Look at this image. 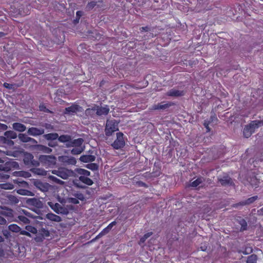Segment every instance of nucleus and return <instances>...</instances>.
<instances>
[{"mask_svg":"<svg viewBox=\"0 0 263 263\" xmlns=\"http://www.w3.org/2000/svg\"><path fill=\"white\" fill-rule=\"evenodd\" d=\"M263 125V120L260 121H253L243 129V135L246 138H248L253 133L256 128Z\"/></svg>","mask_w":263,"mask_h":263,"instance_id":"obj_1","label":"nucleus"},{"mask_svg":"<svg viewBox=\"0 0 263 263\" xmlns=\"http://www.w3.org/2000/svg\"><path fill=\"white\" fill-rule=\"evenodd\" d=\"M109 111V108L108 106H97L92 108H88L86 110V114L89 115L93 112H96L98 116H102L107 115Z\"/></svg>","mask_w":263,"mask_h":263,"instance_id":"obj_2","label":"nucleus"},{"mask_svg":"<svg viewBox=\"0 0 263 263\" xmlns=\"http://www.w3.org/2000/svg\"><path fill=\"white\" fill-rule=\"evenodd\" d=\"M118 130V122L115 120H108L106 122L105 127V134L107 136H110L115 131Z\"/></svg>","mask_w":263,"mask_h":263,"instance_id":"obj_3","label":"nucleus"},{"mask_svg":"<svg viewBox=\"0 0 263 263\" xmlns=\"http://www.w3.org/2000/svg\"><path fill=\"white\" fill-rule=\"evenodd\" d=\"M39 159L40 162L45 166H51L56 163L55 157L51 155H41Z\"/></svg>","mask_w":263,"mask_h":263,"instance_id":"obj_4","label":"nucleus"},{"mask_svg":"<svg viewBox=\"0 0 263 263\" xmlns=\"http://www.w3.org/2000/svg\"><path fill=\"white\" fill-rule=\"evenodd\" d=\"M122 133H117V138L112 143L111 146L116 149L122 148L125 144V141Z\"/></svg>","mask_w":263,"mask_h":263,"instance_id":"obj_5","label":"nucleus"},{"mask_svg":"<svg viewBox=\"0 0 263 263\" xmlns=\"http://www.w3.org/2000/svg\"><path fill=\"white\" fill-rule=\"evenodd\" d=\"M0 214L3 215L8 219H10V221H16L18 222L17 220H13L14 217L13 211L12 209L9 208L5 206H0Z\"/></svg>","mask_w":263,"mask_h":263,"instance_id":"obj_6","label":"nucleus"},{"mask_svg":"<svg viewBox=\"0 0 263 263\" xmlns=\"http://www.w3.org/2000/svg\"><path fill=\"white\" fill-rule=\"evenodd\" d=\"M51 173L63 179H66L71 175L72 172L64 168H61L57 170H52Z\"/></svg>","mask_w":263,"mask_h":263,"instance_id":"obj_7","label":"nucleus"},{"mask_svg":"<svg viewBox=\"0 0 263 263\" xmlns=\"http://www.w3.org/2000/svg\"><path fill=\"white\" fill-rule=\"evenodd\" d=\"M26 202L28 205L33 206L38 209L42 208L43 206L42 201L39 199L35 198H29Z\"/></svg>","mask_w":263,"mask_h":263,"instance_id":"obj_8","label":"nucleus"},{"mask_svg":"<svg viewBox=\"0 0 263 263\" xmlns=\"http://www.w3.org/2000/svg\"><path fill=\"white\" fill-rule=\"evenodd\" d=\"M44 132L45 131L43 128H38L32 127L28 129L27 133L30 136L36 137L43 135L44 133Z\"/></svg>","mask_w":263,"mask_h":263,"instance_id":"obj_9","label":"nucleus"},{"mask_svg":"<svg viewBox=\"0 0 263 263\" xmlns=\"http://www.w3.org/2000/svg\"><path fill=\"white\" fill-rule=\"evenodd\" d=\"M48 204L57 213H64V210L59 203L48 202Z\"/></svg>","mask_w":263,"mask_h":263,"instance_id":"obj_10","label":"nucleus"},{"mask_svg":"<svg viewBox=\"0 0 263 263\" xmlns=\"http://www.w3.org/2000/svg\"><path fill=\"white\" fill-rule=\"evenodd\" d=\"M84 140L82 138H78L73 140H70L66 145L67 147H82V145Z\"/></svg>","mask_w":263,"mask_h":263,"instance_id":"obj_11","label":"nucleus"},{"mask_svg":"<svg viewBox=\"0 0 263 263\" xmlns=\"http://www.w3.org/2000/svg\"><path fill=\"white\" fill-rule=\"evenodd\" d=\"M81 107L77 105H72L71 106L65 108L64 113L65 114H72L80 111Z\"/></svg>","mask_w":263,"mask_h":263,"instance_id":"obj_12","label":"nucleus"},{"mask_svg":"<svg viewBox=\"0 0 263 263\" xmlns=\"http://www.w3.org/2000/svg\"><path fill=\"white\" fill-rule=\"evenodd\" d=\"M34 185L43 192H45L48 189V184L47 183H44L39 180L34 181Z\"/></svg>","mask_w":263,"mask_h":263,"instance_id":"obj_13","label":"nucleus"},{"mask_svg":"<svg viewBox=\"0 0 263 263\" xmlns=\"http://www.w3.org/2000/svg\"><path fill=\"white\" fill-rule=\"evenodd\" d=\"M60 161L69 164H75L76 163V159L73 157H68L67 156H62L59 158Z\"/></svg>","mask_w":263,"mask_h":263,"instance_id":"obj_14","label":"nucleus"},{"mask_svg":"<svg viewBox=\"0 0 263 263\" xmlns=\"http://www.w3.org/2000/svg\"><path fill=\"white\" fill-rule=\"evenodd\" d=\"M12 128L14 130L19 132H24L26 129V127L25 125L18 122L14 123L12 124Z\"/></svg>","mask_w":263,"mask_h":263,"instance_id":"obj_15","label":"nucleus"},{"mask_svg":"<svg viewBox=\"0 0 263 263\" xmlns=\"http://www.w3.org/2000/svg\"><path fill=\"white\" fill-rule=\"evenodd\" d=\"M96 157L95 156L88 155H83L80 157V160L81 161L83 162H92L95 160Z\"/></svg>","mask_w":263,"mask_h":263,"instance_id":"obj_16","label":"nucleus"},{"mask_svg":"<svg viewBox=\"0 0 263 263\" xmlns=\"http://www.w3.org/2000/svg\"><path fill=\"white\" fill-rule=\"evenodd\" d=\"M219 181L222 185L232 184V179L228 176H224L222 177L219 178Z\"/></svg>","mask_w":263,"mask_h":263,"instance_id":"obj_17","label":"nucleus"},{"mask_svg":"<svg viewBox=\"0 0 263 263\" xmlns=\"http://www.w3.org/2000/svg\"><path fill=\"white\" fill-rule=\"evenodd\" d=\"M46 218L55 222H60L62 220L61 218L59 216L53 213H48L46 215Z\"/></svg>","mask_w":263,"mask_h":263,"instance_id":"obj_18","label":"nucleus"},{"mask_svg":"<svg viewBox=\"0 0 263 263\" xmlns=\"http://www.w3.org/2000/svg\"><path fill=\"white\" fill-rule=\"evenodd\" d=\"M167 95L169 96L179 97L183 96L184 92L175 89H172L167 92Z\"/></svg>","mask_w":263,"mask_h":263,"instance_id":"obj_19","label":"nucleus"},{"mask_svg":"<svg viewBox=\"0 0 263 263\" xmlns=\"http://www.w3.org/2000/svg\"><path fill=\"white\" fill-rule=\"evenodd\" d=\"M18 166V164L16 162H13L11 164H6L5 165H0V171H4L5 172H8L10 170V167Z\"/></svg>","mask_w":263,"mask_h":263,"instance_id":"obj_20","label":"nucleus"},{"mask_svg":"<svg viewBox=\"0 0 263 263\" xmlns=\"http://www.w3.org/2000/svg\"><path fill=\"white\" fill-rule=\"evenodd\" d=\"M30 171L33 173L38 175L46 176L47 175V172L43 168H33L30 169Z\"/></svg>","mask_w":263,"mask_h":263,"instance_id":"obj_21","label":"nucleus"},{"mask_svg":"<svg viewBox=\"0 0 263 263\" xmlns=\"http://www.w3.org/2000/svg\"><path fill=\"white\" fill-rule=\"evenodd\" d=\"M0 142L9 147L14 145V142L11 139L3 136L0 137Z\"/></svg>","mask_w":263,"mask_h":263,"instance_id":"obj_22","label":"nucleus"},{"mask_svg":"<svg viewBox=\"0 0 263 263\" xmlns=\"http://www.w3.org/2000/svg\"><path fill=\"white\" fill-rule=\"evenodd\" d=\"M203 180V178H198L196 180L192 181L190 184V186L194 187L202 186Z\"/></svg>","mask_w":263,"mask_h":263,"instance_id":"obj_23","label":"nucleus"},{"mask_svg":"<svg viewBox=\"0 0 263 263\" xmlns=\"http://www.w3.org/2000/svg\"><path fill=\"white\" fill-rule=\"evenodd\" d=\"M170 106V105L167 103L163 104L162 103L155 104L152 106V109L153 110H161L165 109Z\"/></svg>","mask_w":263,"mask_h":263,"instance_id":"obj_24","label":"nucleus"},{"mask_svg":"<svg viewBox=\"0 0 263 263\" xmlns=\"http://www.w3.org/2000/svg\"><path fill=\"white\" fill-rule=\"evenodd\" d=\"M13 175L15 176H20V177H23L24 178H29L31 177V174L29 173L28 172H25V171H16L14 172L13 173Z\"/></svg>","mask_w":263,"mask_h":263,"instance_id":"obj_25","label":"nucleus"},{"mask_svg":"<svg viewBox=\"0 0 263 263\" xmlns=\"http://www.w3.org/2000/svg\"><path fill=\"white\" fill-rule=\"evenodd\" d=\"M79 180L88 185H91L93 184V181L91 179L88 178V176H80Z\"/></svg>","mask_w":263,"mask_h":263,"instance_id":"obj_26","label":"nucleus"},{"mask_svg":"<svg viewBox=\"0 0 263 263\" xmlns=\"http://www.w3.org/2000/svg\"><path fill=\"white\" fill-rule=\"evenodd\" d=\"M33 159V156L30 153H26L24 155V162L26 165H30V162Z\"/></svg>","mask_w":263,"mask_h":263,"instance_id":"obj_27","label":"nucleus"},{"mask_svg":"<svg viewBox=\"0 0 263 263\" xmlns=\"http://www.w3.org/2000/svg\"><path fill=\"white\" fill-rule=\"evenodd\" d=\"M10 139H14L17 137L16 134L12 130H8L4 133V136Z\"/></svg>","mask_w":263,"mask_h":263,"instance_id":"obj_28","label":"nucleus"},{"mask_svg":"<svg viewBox=\"0 0 263 263\" xmlns=\"http://www.w3.org/2000/svg\"><path fill=\"white\" fill-rule=\"evenodd\" d=\"M44 137L47 140H55L59 137L57 133H50L44 135Z\"/></svg>","mask_w":263,"mask_h":263,"instance_id":"obj_29","label":"nucleus"},{"mask_svg":"<svg viewBox=\"0 0 263 263\" xmlns=\"http://www.w3.org/2000/svg\"><path fill=\"white\" fill-rule=\"evenodd\" d=\"M7 197L8 199L9 202L11 204H16L19 202L18 199L12 195H9Z\"/></svg>","mask_w":263,"mask_h":263,"instance_id":"obj_30","label":"nucleus"},{"mask_svg":"<svg viewBox=\"0 0 263 263\" xmlns=\"http://www.w3.org/2000/svg\"><path fill=\"white\" fill-rule=\"evenodd\" d=\"M16 193L21 195L33 196V194L30 191L25 189H19L16 191Z\"/></svg>","mask_w":263,"mask_h":263,"instance_id":"obj_31","label":"nucleus"},{"mask_svg":"<svg viewBox=\"0 0 263 263\" xmlns=\"http://www.w3.org/2000/svg\"><path fill=\"white\" fill-rule=\"evenodd\" d=\"M8 229L14 233H18L21 231V228L16 224H11L9 226Z\"/></svg>","mask_w":263,"mask_h":263,"instance_id":"obj_32","label":"nucleus"},{"mask_svg":"<svg viewBox=\"0 0 263 263\" xmlns=\"http://www.w3.org/2000/svg\"><path fill=\"white\" fill-rule=\"evenodd\" d=\"M58 138L59 141L63 143H69L70 141L71 140V137L69 135H62L58 137Z\"/></svg>","mask_w":263,"mask_h":263,"instance_id":"obj_33","label":"nucleus"},{"mask_svg":"<svg viewBox=\"0 0 263 263\" xmlns=\"http://www.w3.org/2000/svg\"><path fill=\"white\" fill-rule=\"evenodd\" d=\"M14 187V185L10 183H6L0 184V188L4 190H12Z\"/></svg>","mask_w":263,"mask_h":263,"instance_id":"obj_34","label":"nucleus"},{"mask_svg":"<svg viewBox=\"0 0 263 263\" xmlns=\"http://www.w3.org/2000/svg\"><path fill=\"white\" fill-rule=\"evenodd\" d=\"M19 139L23 142H29L30 138L24 134H20L18 136Z\"/></svg>","mask_w":263,"mask_h":263,"instance_id":"obj_35","label":"nucleus"},{"mask_svg":"<svg viewBox=\"0 0 263 263\" xmlns=\"http://www.w3.org/2000/svg\"><path fill=\"white\" fill-rule=\"evenodd\" d=\"M84 151L83 147H74L71 151V153L73 155H79Z\"/></svg>","mask_w":263,"mask_h":263,"instance_id":"obj_36","label":"nucleus"},{"mask_svg":"<svg viewBox=\"0 0 263 263\" xmlns=\"http://www.w3.org/2000/svg\"><path fill=\"white\" fill-rule=\"evenodd\" d=\"M77 173L81 175V176H89L90 174V173L88 171L83 168L78 169Z\"/></svg>","mask_w":263,"mask_h":263,"instance_id":"obj_37","label":"nucleus"},{"mask_svg":"<svg viewBox=\"0 0 263 263\" xmlns=\"http://www.w3.org/2000/svg\"><path fill=\"white\" fill-rule=\"evenodd\" d=\"M48 178L50 180L52 181L53 182L58 183L59 184H64V181L57 178V177H55L53 176L49 175Z\"/></svg>","mask_w":263,"mask_h":263,"instance_id":"obj_38","label":"nucleus"},{"mask_svg":"<svg viewBox=\"0 0 263 263\" xmlns=\"http://www.w3.org/2000/svg\"><path fill=\"white\" fill-rule=\"evenodd\" d=\"M18 220L24 224H28L30 223V220L23 215H18L17 216Z\"/></svg>","mask_w":263,"mask_h":263,"instance_id":"obj_39","label":"nucleus"},{"mask_svg":"<svg viewBox=\"0 0 263 263\" xmlns=\"http://www.w3.org/2000/svg\"><path fill=\"white\" fill-rule=\"evenodd\" d=\"M37 147H39L40 150L42 151L45 153L49 154L52 152V149L51 148L45 146L38 145Z\"/></svg>","mask_w":263,"mask_h":263,"instance_id":"obj_40","label":"nucleus"},{"mask_svg":"<svg viewBox=\"0 0 263 263\" xmlns=\"http://www.w3.org/2000/svg\"><path fill=\"white\" fill-rule=\"evenodd\" d=\"M40 234L43 238L48 237L50 235L49 231L44 228L41 229L40 231Z\"/></svg>","mask_w":263,"mask_h":263,"instance_id":"obj_41","label":"nucleus"},{"mask_svg":"<svg viewBox=\"0 0 263 263\" xmlns=\"http://www.w3.org/2000/svg\"><path fill=\"white\" fill-rule=\"evenodd\" d=\"M257 259V256L256 255H251L250 256L247 260V263H256Z\"/></svg>","mask_w":263,"mask_h":263,"instance_id":"obj_42","label":"nucleus"},{"mask_svg":"<svg viewBox=\"0 0 263 263\" xmlns=\"http://www.w3.org/2000/svg\"><path fill=\"white\" fill-rule=\"evenodd\" d=\"M25 229L28 231V232H30L33 234H36L37 232V229L31 226H27L25 227Z\"/></svg>","mask_w":263,"mask_h":263,"instance_id":"obj_43","label":"nucleus"},{"mask_svg":"<svg viewBox=\"0 0 263 263\" xmlns=\"http://www.w3.org/2000/svg\"><path fill=\"white\" fill-rule=\"evenodd\" d=\"M86 167L91 170L95 171L98 170V166L96 163H91L87 164Z\"/></svg>","mask_w":263,"mask_h":263,"instance_id":"obj_44","label":"nucleus"},{"mask_svg":"<svg viewBox=\"0 0 263 263\" xmlns=\"http://www.w3.org/2000/svg\"><path fill=\"white\" fill-rule=\"evenodd\" d=\"M257 198V196H253V197H252L251 198H249V199H248L246 202H245V204H250L251 203H253L254 201H255Z\"/></svg>","mask_w":263,"mask_h":263,"instance_id":"obj_45","label":"nucleus"},{"mask_svg":"<svg viewBox=\"0 0 263 263\" xmlns=\"http://www.w3.org/2000/svg\"><path fill=\"white\" fill-rule=\"evenodd\" d=\"M240 224L241 226V230H245L247 229V222L245 220L242 219L240 221Z\"/></svg>","mask_w":263,"mask_h":263,"instance_id":"obj_46","label":"nucleus"},{"mask_svg":"<svg viewBox=\"0 0 263 263\" xmlns=\"http://www.w3.org/2000/svg\"><path fill=\"white\" fill-rule=\"evenodd\" d=\"M20 212L21 213L24 214V215H25L26 216H27L29 217H32V214L25 210L22 209L20 210Z\"/></svg>","mask_w":263,"mask_h":263,"instance_id":"obj_47","label":"nucleus"},{"mask_svg":"<svg viewBox=\"0 0 263 263\" xmlns=\"http://www.w3.org/2000/svg\"><path fill=\"white\" fill-rule=\"evenodd\" d=\"M96 5V2L94 1H92L89 3L87 5V8L89 9H92Z\"/></svg>","mask_w":263,"mask_h":263,"instance_id":"obj_48","label":"nucleus"},{"mask_svg":"<svg viewBox=\"0 0 263 263\" xmlns=\"http://www.w3.org/2000/svg\"><path fill=\"white\" fill-rule=\"evenodd\" d=\"M7 224V220L0 216V225H6Z\"/></svg>","mask_w":263,"mask_h":263,"instance_id":"obj_49","label":"nucleus"},{"mask_svg":"<svg viewBox=\"0 0 263 263\" xmlns=\"http://www.w3.org/2000/svg\"><path fill=\"white\" fill-rule=\"evenodd\" d=\"M20 232V234H22V235H26V236H27L28 237H31V235L30 234V233L29 232H28V231H25V230H21V231Z\"/></svg>","mask_w":263,"mask_h":263,"instance_id":"obj_50","label":"nucleus"},{"mask_svg":"<svg viewBox=\"0 0 263 263\" xmlns=\"http://www.w3.org/2000/svg\"><path fill=\"white\" fill-rule=\"evenodd\" d=\"M110 230H109V229H107V227L106 228H105V229H104L103 230V231L99 234L98 236L103 235H104L105 234H107V233L109 232V231Z\"/></svg>","mask_w":263,"mask_h":263,"instance_id":"obj_51","label":"nucleus"},{"mask_svg":"<svg viewBox=\"0 0 263 263\" xmlns=\"http://www.w3.org/2000/svg\"><path fill=\"white\" fill-rule=\"evenodd\" d=\"M30 164L31 165H33V166H37L39 165L40 163L37 161L34 160L33 159H32L31 161L30 162Z\"/></svg>","mask_w":263,"mask_h":263,"instance_id":"obj_52","label":"nucleus"},{"mask_svg":"<svg viewBox=\"0 0 263 263\" xmlns=\"http://www.w3.org/2000/svg\"><path fill=\"white\" fill-rule=\"evenodd\" d=\"M7 128V125L3 123H0V129L3 130H6Z\"/></svg>","mask_w":263,"mask_h":263,"instance_id":"obj_53","label":"nucleus"},{"mask_svg":"<svg viewBox=\"0 0 263 263\" xmlns=\"http://www.w3.org/2000/svg\"><path fill=\"white\" fill-rule=\"evenodd\" d=\"M9 177L8 175L4 174L3 173H0V179H8Z\"/></svg>","mask_w":263,"mask_h":263,"instance_id":"obj_54","label":"nucleus"},{"mask_svg":"<svg viewBox=\"0 0 263 263\" xmlns=\"http://www.w3.org/2000/svg\"><path fill=\"white\" fill-rule=\"evenodd\" d=\"M116 224V222L115 221H113L111 222L108 226L107 229H109V230H111L113 226H114Z\"/></svg>","mask_w":263,"mask_h":263,"instance_id":"obj_55","label":"nucleus"},{"mask_svg":"<svg viewBox=\"0 0 263 263\" xmlns=\"http://www.w3.org/2000/svg\"><path fill=\"white\" fill-rule=\"evenodd\" d=\"M4 86L6 88H8V89H11L12 88V85L9 84V83H4Z\"/></svg>","mask_w":263,"mask_h":263,"instance_id":"obj_56","label":"nucleus"},{"mask_svg":"<svg viewBox=\"0 0 263 263\" xmlns=\"http://www.w3.org/2000/svg\"><path fill=\"white\" fill-rule=\"evenodd\" d=\"M77 16L78 17V20H79L80 17L82 15L83 12L81 11H78L76 13Z\"/></svg>","mask_w":263,"mask_h":263,"instance_id":"obj_57","label":"nucleus"},{"mask_svg":"<svg viewBox=\"0 0 263 263\" xmlns=\"http://www.w3.org/2000/svg\"><path fill=\"white\" fill-rule=\"evenodd\" d=\"M146 239L144 236L142 237L140 240L139 244L141 245L142 243H144Z\"/></svg>","mask_w":263,"mask_h":263,"instance_id":"obj_58","label":"nucleus"},{"mask_svg":"<svg viewBox=\"0 0 263 263\" xmlns=\"http://www.w3.org/2000/svg\"><path fill=\"white\" fill-rule=\"evenodd\" d=\"M29 142L32 143H33V144H36L37 143L36 140H35L34 139L32 138H30Z\"/></svg>","mask_w":263,"mask_h":263,"instance_id":"obj_59","label":"nucleus"},{"mask_svg":"<svg viewBox=\"0 0 263 263\" xmlns=\"http://www.w3.org/2000/svg\"><path fill=\"white\" fill-rule=\"evenodd\" d=\"M152 234V232H149V233H147L146 234H145L143 236L146 238L147 239V238H148L149 236H151Z\"/></svg>","mask_w":263,"mask_h":263,"instance_id":"obj_60","label":"nucleus"},{"mask_svg":"<svg viewBox=\"0 0 263 263\" xmlns=\"http://www.w3.org/2000/svg\"><path fill=\"white\" fill-rule=\"evenodd\" d=\"M204 125L205 127H206V128L207 129L208 132H209L210 131V128H209V127L208 126V125L206 124L205 123H204Z\"/></svg>","mask_w":263,"mask_h":263,"instance_id":"obj_61","label":"nucleus"},{"mask_svg":"<svg viewBox=\"0 0 263 263\" xmlns=\"http://www.w3.org/2000/svg\"><path fill=\"white\" fill-rule=\"evenodd\" d=\"M48 145L50 147H53L54 146V144H53V143H52V142H49L48 143Z\"/></svg>","mask_w":263,"mask_h":263,"instance_id":"obj_62","label":"nucleus"},{"mask_svg":"<svg viewBox=\"0 0 263 263\" xmlns=\"http://www.w3.org/2000/svg\"><path fill=\"white\" fill-rule=\"evenodd\" d=\"M141 29H142L143 30L147 31V30L148 28H147V27H142V28H141Z\"/></svg>","mask_w":263,"mask_h":263,"instance_id":"obj_63","label":"nucleus"},{"mask_svg":"<svg viewBox=\"0 0 263 263\" xmlns=\"http://www.w3.org/2000/svg\"><path fill=\"white\" fill-rule=\"evenodd\" d=\"M3 238L1 236H0V242L3 241Z\"/></svg>","mask_w":263,"mask_h":263,"instance_id":"obj_64","label":"nucleus"}]
</instances>
